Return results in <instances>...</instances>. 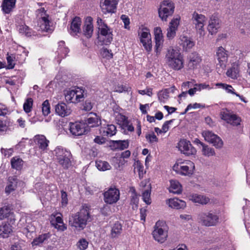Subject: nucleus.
Instances as JSON below:
<instances>
[{"instance_id":"obj_28","label":"nucleus","mask_w":250,"mask_h":250,"mask_svg":"<svg viewBox=\"0 0 250 250\" xmlns=\"http://www.w3.org/2000/svg\"><path fill=\"white\" fill-rule=\"evenodd\" d=\"M92 21V19L91 17H87L85 21L83 34L87 38H91L93 34V26Z\"/></svg>"},{"instance_id":"obj_60","label":"nucleus","mask_w":250,"mask_h":250,"mask_svg":"<svg viewBox=\"0 0 250 250\" xmlns=\"http://www.w3.org/2000/svg\"><path fill=\"white\" fill-rule=\"evenodd\" d=\"M61 203L62 207H65L67 204V195L66 192L62 191H61Z\"/></svg>"},{"instance_id":"obj_37","label":"nucleus","mask_w":250,"mask_h":250,"mask_svg":"<svg viewBox=\"0 0 250 250\" xmlns=\"http://www.w3.org/2000/svg\"><path fill=\"white\" fill-rule=\"evenodd\" d=\"M17 186V179L16 177H10L8 178L7 185L5 188V192L9 193L14 190Z\"/></svg>"},{"instance_id":"obj_33","label":"nucleus","mask_w":250,"mask_h":250,"mask_svg":"<svg viewBox=\"0 0 250 250\" xmlns=\"http://www.w3.org/2000/svg\"><path fill=\"white\" fill-rule=\"evenodd\" d=\"M35 140L37 145L42 150L44 151L48 146L49 141L42 135H39L35 136Z\"/></svg>"},{"instance_id":"obj_43","label":"nucleus","mask_w":250,"mask_h":250,"mask_svg":"<svg viewBox=\"0 0 250 250\" xmlns=\"http://www.w3.org/2000/svg\"><path fill=\"white\" fill-rule=\"evenodd\" d=\"M18 29L19 33L22 35L26 37H31L33 35L32 30L25 24L19 25Z\"/></svg>"},{"instance_id":"obj_46","label":"nucleus","mask_w":250,"mask_h":250,"mask_svg":"<svg viewBox=\"0 0 250 250\" xmlns=\"http://www.w3.org/2000/svg\"><path fill=\"white\" fill-rule=\"evenodd\" d=\"M215 85L216 86L221 87L222 89H225L228 93L234 94V95H235V94L236 93L234 92V89L232 87V86L230 85H229V84H227L226 83H216L215 84Z\"/></svg>"},{"instance_id":"obj_24","label":"nucleus","mask_w":250,"mask_h":250,"mask_svg":"<svg viewBox=\"0 0 250 250\" xmlns=\"http://www.w3.org/2000/svg\"><path fill=\"white\" fill-rule=\"evenodd\" d=\"M5 218H8L12 221H15V215L12 211V208L9 205L4 206L0 208V220H2Z\"/></svg>"},{"instance_id":"obj_26","label":"nucleus","mask_w":250,"mask_h":250,"mask_svg":"<svg viewBox=\"0 0 250 250\" xmlns=\"http://www.w3.org/2000/svg\"><path fill=\"white\" fill-rule=\"evenodd\" d=\"M179 40V44L186 51L190 50L195 45V42L192 40L185 35H181L180 37Z\"/></svg>"},{"instance_id":"obj_64","label":"nucleus","mask_w":250,"mask_h":250,"mask_svg":"<svg viewBox=\"0 0 250 250\" xmlns=\"http://www.w3.org/2000/svg\"><path fill=\"white\" fill-rule=\"evenodd\" d=\"M138 201L139 199L138 196L135 192H133L132 195L131 196V203L134 205L135 206V207H136L137 206Z\"/></svg>"},{"instance_id":"obj_21","label":"nucleus","mask_w":250,"mask_h":250,"mask_svg":"<svg viewBox=\"0 0 250 250\" xmlns=\"http://www.w3.org/2000/svg\"><path fill=\"white\" fill-rule=\"evenodd\" d=\"M155 41V51L156 53H159L162 48L164 38L162 29L159 27H156L154 30Z\"/></svg>"},{"instance_id":"obj_45","label":"nucleus","mask_w":250,"mask_h":250,"mask_svg":"<svg viewBox=\"0 0 250 250\" xmlns=\"http://www.w3.org/2000/svg\"><path fill=\"white\" fill-rule=\"evenodd\" d=\"M113 165L115 168L118 170H121L123 166L126 163V161L123 157H114L112 160Z\"/></svg>"},{"instance_id":"obj_48","label":"nucleus","mask_w":250,"mask_h":250,"mask_svg":"<svg viewBox=\"0 0 250 250\" xmlns=\"http://www.w3.org/2000/svg\"><path fill=\"white\" fill-rule=\"evenodd\" d=\"M150 194L151 189L142 190V199L147 205H150L151 203Z\"/></svg>"},{"instance_id":"obj_58","label":"nucleus","mask_w":250,"mask_h":250,"mask_svg":"<svg viewBox=\"0 0 250 250\" xmlns=\"http://www.w3.org/2000/svg\"><path fill=\"white\" fill-rule=\"evenodd\" d=\"M177 30L168 27L167 29V37L169 40H171L176 36Z\"/></svg>"},{"instance_id":"obj_3","label":"nucleus","mask_w":250,"mask_h":250,"mask_svg":"<svg viewBox=\"0 0 250 250\" xmlns=\"http://www.w3.org/2000/svg\"><path fill=\"white\" fill-rule=\"evenodd\" d=\"M168 228L166 222L163 221H157L152 232V235L156 241L160 243L165 242L167 237Z\"/></svg>"},{"instance_id":"obj_9","label":"nucleus","mask_w":250,"mask_h":250,"mask_svg":"<svg viewBox=\"0 0 250 250\" xmlns=\"http://www.w3.org/2000/svg\"><path fill=\"white\" fill-rule=\"evenodd\" d=\"M64 95L66 101L70 103H78L84 98L83 90L80 88L66 90Z\"/></svg>"},{"instance_id":"obj_62","label":"nucleus","mask_w":250,"mask_h":250,"mask_svg":"<svg viewBox=\"0 0 250 250\" xmlns=\"http://www.w3.org/2000/svg\"><path fill=\"white\" fill-rule=\"evenodd\" d=\"M93 104L89 100H86L83 104V109L85 111H90L93 107Z\"/></svg>"},{"instance_id":"obj_63","label":"nucleus","mask_w":250,"mask_h":250,"mask_svg":"<svg viewBox=\"0 0 250 250\" xmlns=\"http://www.w3.org/2000/svg\"><path fill=\"white\" fill-rule=\"evenodd\" d=\"M173 122V120L167 121L164 123L162 126V131L164 133L167 132L169 129L168 125Z\"/></svg>"},{"instance_id":"obj_61","label":"nucleus","mask_w":250,"mask_h":250,"mask_svg":"<svg viewBox=\"0 0 250 250\" xmlns=\"http://www.w3.org/2000/svg\"><path fill=\"white\" fill-rule=\"evenodd\" d=\"M121 19L123 21V22L124 23L125 28V29H129V25L130 23V21H129V19L128 18V17L127 16H126V15H123L121 16Z\"/></svg>"},{"instance_id":"obj_56","label":"nucleus","mask_w":250,"mask_h":250,"mask_svg":"<svg viewBox=\"0 0 250 250\" xmlns=\"http://www.w3.org/2000/svg\"><path fill=\"white\" fill-rule=\"evenodd\" d=\"M88 243L84 239H80L77 243L78 247L81 250H85L88 246Z\"/></svg>"},{"instance_id":"obj_34","label":"nucleus","mask_w":250,"mask_h":250,"mask_svg":"<svg viewBox=\"0 0 250 250\" xmlns=\"http://www.w3.org/2000/svg\"><path fill=\"white\" fill-rule=\"evenodd\" d=\"M170 186L169 187V191L174 194H179L182 193V188L181 184L176 180H171L169 181Z\"/></svg>"},{"instance_id":"obj_13","label":"nucleus","mask_w":250,"mask_h":250,"mask_svg":"<svg viewBox=\"0 0 250 250\" xmlns=\"http://www.w3.org/2000/svg\"><path fill=\"white\" fill-rule=\"evenodd\" d=\"M202 134L206 141L212 144L216 148H220L223 146L222 140L212 131L205 130L202 132Z\"/></svg>"},{"instance_id":"obj_16","label":"nucleus","mask_w":250,"mask_h":250,"mask_svg":"<svg viewBox=\"0 0 250 250\" xmlns=\"http://www.w3.org/2000/svg\"><path fill=\"white\" fill-rule=\"evenodd\" d=\"M50 223L53 227L60 231H63L67 229L66 226L63 223L62 215L59 212L54 213L51 215Z\"/></svg>"},{"instance_id":"obj_36","label":"nucleus","mask_w":250,"mask_h":250,"mask_svg":"<svg viewBox=\"0 0 250 250\" xmlns=\"http://www.w3.org/2000/svg\"><path fill=\"white\" fill-rule=\"evenodd\" d=\"M100 132L103 136H112L116 133V127L113 125H108L106 127H102Z\"/></svg>"},{"instance_id":"obj_31","label":"nucleus","mask_w":250,"mask_h":250,"mask_svg":"<svg viewBox=\"0 0 250 250\" xmlns=\"http://www.w3.org/2000/svg\"><path fill=\"white\" fill-rule=\"evenodd\" d=\"M82 21L80 18L75 17L72 20L70 25V33L77 35L81 31Z\"/></svg>"},{"instance_id":"obj_57","label":"nucleus","mask_w":250,"mask_h":250,"mask_svg":"<svg viewBox=\"0 0 250 250\" xmlns=\"http://www.w3.org/2000/svg\"><path fill=\"white\" fill-rule=\"evenodd\" d=\"M37 15L40 19H42L43 17L45 19L48 18V15L46 13V11L44 8H41L36 11Z\"/></svg>"},{"instance_id":"obj_44","label":"nucleus","mask_w":250,"mask_h":250,"mask_svg":"<svg viewBox=\"0 0 250 250\" xmlns=\"http://www.w3.org/2000/svg\"><path fill=\"white\" fill-rule=\"evenodd\" d=\"M96 166L97 168L101 171H105L111 169V167L109 164L102 160L97 161L96 162Z\"/></svg>"},{"instance_id":"obj_53","label":"nucleus","mask_w":250,"mask_h":250,"mask_svg":"<svg viewBox=\"0 0 250 250\" xmlns=\"http://www.w3.org/2000/svg\"><path fill=\"white\" fill-rule=\"evenodd\" d=\"M146 138L147 141L150 143H156L158 141V138L153 132L146 134Z\"/></svg>"},{"instance_id":"obj_47","label":"nucleus","mask_w":250,"mask_h":250,"mask_svg":"<svg viewBox=\"0 0 250 250\" xmlns=\"http://www.w3.org/2000/svg\"><path fill=\"white\" fill-rule=\"evenodd\" d=\"M49 237L48 234L45 233L40 235L38 237L35 238L33 241L32 244L33 246L39 245L42 243L45 240Z\"/></svg>"},{"instance_id":"obj_5","label":"nucleus","mask_w":250,"mask_h":250,"mask_svg":"<svg viewBox=\"0 0 250 250\" xmlns=\"http://www.w3.org/2000/svg\"><path fill=\"white\" fill-rule=\"evenodd\" d=\"M54 154L57 157L58 162L63 168H68L71 166V155L69 151L61 146H58L55 149Z\"/></svg>"},{"instance_id":"obj_40","label":"nucleus","mask_w":250,"mask_h":250,"mask_svg":"<svg viewBox=\"0 0 250 250\" xmlns=\"http://www.w3.org/2000/svg\"><path fill=\"white\" fill-rule=\"evenodd\" d=\"M11 164L12 168L19 170L21 168L23 161L19 156H15L11 159Z\"/></svg>"},{"instance_id":"obj_54","label":"nucleus","mask_w":250,"mask_h":250,"mask_svg":"<svg viewBox=\"0 0 250 250\" xmlns=\"http://www.w3.org/2000/svg\"><path fill=\"white\" fill-rule=\"evenodd\" d=\"M133 167L134 171L138 172L139 173V175H141V173H143L144 167L140 162H139V161L135 162L133 165Z\"/></svg>"},{"instance_id":"obj_35","label":"nucleus","mask_w":250,"mask_h":250,"mask_svg":"<svg viewBox=\"0 0 250 250\" xmlns=\"http://www.w3.org/2000/svg\"><path fill=\"white\" fill-rule=\"evenodd\" d=\"M239 64L236 62L232 63L231 67L229 68L226 72L227 75L232 79L237 78L239 76Z\"/></svg>"},{"instance_id":"obj_19","label":"nucleus","mask_w":250,"mask_h":250,"mask_svg":"<svg viewBox=\"0 0 250 250\" xmlns=\"http://www.w3.org/2000/svg\"><path fill=\"white\" fill-rule=\"evenodd\" d=\"M69 130L70 133L73 135H82L86 131L85 125L82 122L70 123Z\"/></svg>"},{"instance_id":"obj_4","label":"nucleus","mask_w":250,"mask_h":250,"mask_svg":"<svg viewBox=\"0 0 250 250\" xmlns=\"http://www.w3.org/2000/svg\"><path fill=\"white\" fill-rule=\"evenodd\" d=\"M198 221L203 226L211 227L219 222L218 215L212 211L201 212L198 215Z\"/></svg>"},{"instance_id":"obj_23","label":"nucleus","mask_w":250,"mask_h":250,"mask_svg":"<svg viewBox=\"0 0 250 250\" xmlns=\"http://www.w3.org/2000/svg\"><path fill=\"white\" fill-rule=\"evenodd\" d=\"M220 28V21L215 16L212 15L208 21V30L211 35L215 34Z\"/></svg>"},{"instance_id":"obj_8","label":"nucleus","mask_w":250,"mask_h":250,"mask_svg":"<svg viewBox=\"0 0 250 250\" xmlns=\"http://www.w3.org/2000/svg\"><path fill=\"white\" fill-rule=\"evenodd\" d=\"M174 10L173 3L169 0H164L159 9V16L162 21H166L167 18L172 15Z\"/></svg>"},{"instance_id":"obj_11","label":"nucleus","mask_w":250,"mask_h":250,"mask_svg":"<svg viewBox=\"0 0 250 250\" xmlns=\"http://www.w3.org/2000/svg\"><path fill=\"white\" fill-rule=\"evenodd\" d=\"M216 58L218 61L217 68L222 70L226 68L228 62V52L222 46L219 47L216 53Z\"/></svg>"},{"instance_id":"obj_22","label":"nucleus","mask_w":250,"mask_h":250,"mask_svg":"<svg viewBox=\"0 0 250 250\" xmlns=\"http://www.w3.org/2000/svg\"><path fill=\"white\" fill-rule=\"evenodd\" d=\"M201 61L200 55L196 52H193L188 57V66L190 69H194L199 66Z\"/></svg>"},{"instance_id":"obj_25","label":"nucleus","mask_w":250,"mask_h":250,"mask_svg":"<svg viewBox=\"0 0 250 250\" xmlns=\"http://www.w3.org/2000/svg\"><path fill=\"white\" fill-rule=\"evenodd\" d=\"M85 122L90 127H97L101 125V119L96 113L91 112L89 114Z\"/></svg>"},{"instance_id":"obj_41","label":"nucleus","mask_w":250,"mask_h":250,"mask_svg":"<svg viewBox=\"0 0 250 250\" xmlns=\"http://www.w3.org/2000/svg\"><path fill=\"white\" fill-rule=\"evenodd\" d=\"M202 153L203 155L205 157H211L215 155L214 149L205 144L202 145Z\"/></svg>"},{"instance_id":"obj_32","label":"nucleus","mask_w":250,"mask_h":250,"mask_svg":"<svg viewBox=\"0 0 250 250\" xmlns=\"http://www.w3.org/2000/svg\"><path fill=\"white\" fill-rule=\"evenodd\" d=\"M169 207L176 209L184 208L186 206V203L178 198H173L168 200L167 202Z\"/></svg>"},{"instance_id":"obj_38","label":"nucleus","mask_w":250,"mask_h":250,"mask_svg":"<svg viewBox=\"0 0 250 250\" xmlns=\"http://www.w3.org/2000/svg\"><path fill=\"white\" fill-rule=\"evenodd\" d=\"M190 200L194 203L202 205L207 204L209 201L208 198L204 195L197 194L192 195L190 197Z\"/></svg>"},{"instance_id":"obj_14","label":"nucleus","mask_w":250,"mask_h":250,"mask_svg":"<svg viewBox=\"0 0 250 250\" xmlns=\"http://www.w3.org/2000/svg\"><path fill=\"white\" fill-rule=\"evenodd\" d=\"M177 147L182 153L187 156L195 155L196 153V149L192 146L190 142L185 139L181 140Z\"/></svg>"},{"instance_id":"obj_15","label":"nucleus","mask_w":250,"mask_h":250,"mask_svg":"<svg viewBox=\"0 0 250 250\" xmlns=\"http://www.w3.org/2000/svg\"><path fill=\"white\" fill-rule=\"evenodd\" d=\"M104 201L109 204L116 203L120 199V191L115 188H111L104 193Z\"/></svg>"},{"instance_id":"obj_20","label":"nucleus","mask_w":250,"mask_h":250,"mask_svg":"<svg viewBox=\"0 0 250 250\" xmlns=\"http://www.w3.org/2000/svg\"><path fill=\"white\" fill-rule=\"evenodd\" d=\"M101 35L102 36L103 43L105 44L110 43L112 41V30L106 24H103L101 28L99 29Z\"/></svg>"},{"instance_id":"obj_29","label":"nucleus","mask_w":250,"mask_h":250,"mask_svg":"<svg viewBox=\"0 0 250 250\" xmlns=\"http://www.w3.org/2000/svg\"><path fill=\"white\" fill-rule=\"evenodd\" d=\"M37 29L39 31L46 32H51L53 30L49 25V21L48 18L45 19L44 17L42 19L39 20Z\"/></svg>"},{"instance_id":"obj_6","label":"nucleus","mask_w":250,"mask_h":250,"mask_svg":"<svg viewBox=\"0 0 250 250\" xmlns=\"http://www.w3.org/2000/svg\"><path fill=\"white\" fill-rule=\"evenodd\" d=\"M173 169L181 175L190 176L194 172L195 165L192 162L187 160L183 162L176 163L173 166Z\"/></svg>"},{"instance_id":"obj_50","label":"nucleus","mask_w":250,"mask_h":250,"mask_svg":"<svg viewBox=\"0 0 250 250\" xmlns=\"http://www.w3.org/2000/svg\"><path fill=\"white\" fill-rule=\"evenodd\" d=\"M33 101L32 98H28L26 99L23 104L24 111L26 113H29L32 108Z\"/></svg>"},{"instance_id":"obj_17","label":"nucleus","mask_w":250,"mask_h":250,"mask_svg":"<svg viewBox=\"0 0 250 250\" xmlns=\"http://www.w3.org/2000/svg\"><path fill=\"white\" fill-rule=\"evenodd\" d=\"M119 0H103L101 3L102 12L104 14H112L116 12Z\"/></svg>"},{"instance_id":"obj_12","label":"nucleus","mask_w":250,"mask_h":250,"mask_svg":"<svg viewBox=\"0 0 250 250\" xmlns=\"http://www.w3.org/2000/svg\"><path fill=\"white\" fill-rule=\"evenodd\" d=\"M220 115L222 120L233 126L240 125L242 121L240 117L227 109L222 111L221 112Z\"/></svg>"},{"instance_id":"obj_1","label":"nucleus","mask_w":250,"mask_h":250,"mask_svg":"<svg viewBox=\"0 0 250 250\" xmlns=\"http://www.w3.org/2000/svg\"><path fill=\"white\" fill-rule=\"evenodd\" d=\"M91 221L89 209L87 206H83L79 211L72 214L69 217V225L77 230H82Z\"/></svg>"},{"instance_id":"obj_39","label":"nucleus","mask_w":250,"mask_h":250,"mask_svg":"<svg viewBox=\"0 0 250 250\" xmlns=\"http://www.w3.org/2000/svg\"><path fill=\"white\" fill-rule=\"evenodd\" d=\"M122 230V226L121 224L117 221L111 227V236L113 238L118 237Z\"/></svg>"},{"instance_id":"obj_7","label":"nucleus","mask_w":250,"mask_h":250,"mask_svg":"<svg viewBox=\"0 0 250 250\" xmlns=\"http://www.w3.org/2000/svg\"><path fill=\"white\" fill-rule=\"evenodd\" d=\"M207 19L202 14H199L196 12H194L192 15L191 21L195 26L197 34L200 37H203L205 35L204 25L206 23Z\"/></svg>"},{"instance_id":"obj_27","label":"nucleus","mask_w":250,"mask_h":250,"mask_svg":"<svg viewBox=\"0 0 250 250\" xmlns=\"http://www.w3.org/2000/svg\"><path fill=\"white\" fill-rule=\"evenodd\" d=\"M12 227L9 224L2 222L0 224V237L7 238L12 232Z\"/></svg>"},{"instance_id":"obj_2","label":"nucleus","mask_w":250,"mask_h":250,"mask_svg":"<svg viewBox=\"0 0 250 250\" xmlns=\"http://www.w3.org/2000/svg\"><path fill=\"white\" fill-rule=\"evenodd\" d=\"M166 60L168 66L174 70H180L184 66L183 56L177 50L169 48L166 54Z\"/></svg>"},{"instance_id":"obj_18","label":"nucleus","mask_w":250,"mask_h":250,"mask_svg":"<svg viewBox=\"0 0 250 250\" xmlns=\"http://www.w3.org/2000/svg\"><path fill=\"white\" fill-rule=\"evenodd\" d=\"M55 110L56 113L62 117L68 116L72 112L71 107L63 102H61L56 104Z\"/></svg>"},{"instance_id":"obj_51","label":"nucleus","mask_w":250,"mask_h":250,"mask_svg":"<svg viewBox=\"0 0 250 250\" xmlns=\"http://www.w3.org/2000/svg\"><path fill=\"white\" fill-rule=\"evenodd\" d=\"M42 112L44 116L48 115L50 112V104L47 100L42 104Z\"/></svg>"},{"instance_id":"obj_59","label":"nucleus","mask_w":250,"mask_h":250,"mask_svg":"<svg viewBox=\"0 0 250 250\" xmlns=\"http://www.w3.org/2000/svg\"><path fill=\"white\" fill-rule=\"evenodd\" d=\"M140 187L142 188V190L151 189L150 184L147 180L142 181L140 183Z\"/></svg>"},{"instance_id":"obj_55","label":"nucleus","mask_w":250,"mask_h":250,"mask_svg":"<svg viewBox=\"0 0 250 250\" xmlns=\"http://www.w3.org/2000/svg\"><path fill=\"white\" fill-rule=\"evenodd\" d=\"M101 54L104 58L110 59L112 57V53L111 51L106 48H103L101 51Z\"/></svg>"},{"instance_id":"obj_49","label":"nucleus","mask_w":250,"mask_h":250,"mask_svg":"<svg viewBox=\"0 0 250 250\" xmlns=\"http://www.w3.org/2000/svg\"><path fill=\"white\" fill-rule=\"evenodd\" d=\"M169 97V92L167 89H165L158 93V99L160 102L165 103Z\"/></svg>"},{"instance_id":"obj_30","label":"nucleus","mask_w":250,"mask_h":250,"mask_svg":"<svg viewBox=\"0 0 250 250\" xmlns=\"http://www.w3.org/2000/svg\"><path fill=\"white\" fill-rule=\"evenodd\" d=\"M16 0H3L1 7L3 12L5 14H9L15 7Z\"/></svg>"},{"instance_id":"obj_42","label":"nucleus","mask_w":250,"mask_h":250,"mask_svg":"<svg viewBox=\"0 0 250 250\" xmlns=\"http://www.w3.org/2000/svg\"><path fill=\"white\" fill-rule=\"evenodd\" d=\"M128 142L125 140H118L113 141V147L115 149L123 150L128 146Z\"/></svg>"},{"instance_id":"obj_10","label":"nucleus","mask_w":250,"mask_h":250,"mask_svg":"<svg viewBox=\"0 0 250 250\" xmlns=\"http://www.w3.org/2000/svg\"><path fill=\"white\" fill-rule=\"evenodd\" d=\"M140 41L145 49L149 52L152 49V42L149 30L146 27H143L138 31Z\"/></svg>"},{"instance_id":"obj_52","label":"nucleus","mask_w":250,"mask_h":250,"mask_svg":"<svg viewBox=\"0 0 250 250\" xmlns=\"http://www.w3.org/2000/svg\"><path fill=\"white\" fill-rule=\"evenodd\" d=\"M180 17L178 16L173 18L169 22V27L176 30H177L178 26L179 25Z\"/></svg>"}]
</instances>
